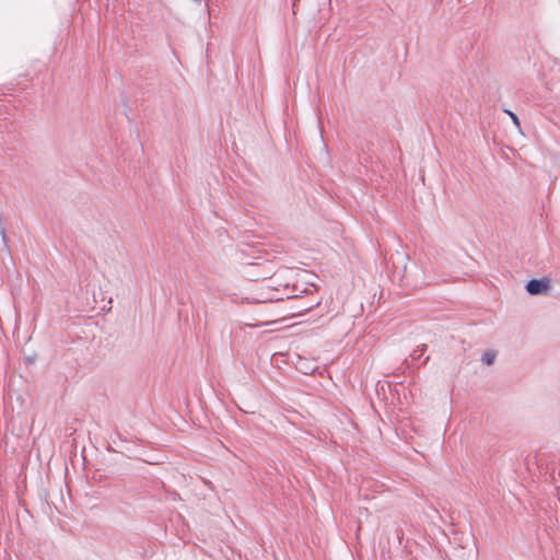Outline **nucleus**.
I'll return each instance as SVG.
<instances>
[{
    "label": "nucleus",
    "mask_w": 560,
    "mask_h": 560,
    "mask_svg": "<svg viewBox=\"0 0 560 560\" xmlns=\"http://www.w3.org/2000/svg\"><path fill=\"white\" fill-rule=\"evenodd\" d=\"M549 289V280L533 279L526 284V290L530 295H537L547 292Z\"/></svg>",
    "instance_id": "f257e3e1"
},
{
    "label": "nucleus",
    "mask_w": 560,
    "mask_h": 560,
    "mask_svg": "<svg viewBox=\"0 0 560 560\" xmlns=\"http://www.w3.org/2000/svg\"><path fill=\"white\" fill-rule=\"evenodd\" d=\"M273 291H277V289H271L269 292L267 293H260L258 294L257 296H254V298H246V300L250 303H267V302H273V301H281L282 298L281 296H277L276 294H273L272 292Z\"/></svg>",
    "instance_id": "f03ea898"
},
{
    "label": "nucleus",
    "mask_w": 560,
    "mask_h": 560,
    "mask_svg": "<svg viewBox=\"0 0 560 560\" xmlns=\"http://www.w3.org/2000/svg\"><path fill=\"white\" fill-rule=\"evenodd\" d=\"M494 360H495V353L493 351H486L481 357V361L486 365H491L494 362Z\"/></svg>",
    "instance_id": "7ed1b4c3"
},
{
    "label": "nucleus",
    "mask_w": 560,
    "mask_h": 560,
    "mask_svg": "<svg viewBox=\"0 0 560 560\" xmlns=\"http://www.w3.org/2000/svg\"><path fill=\"white\" fill-rule=\"evenodd\" d=\"M77 464H80L83 468H85L88 464V457H71V465L75 466Z\"/></svg>",
    "instance_id": "20e7f679"
},
{
    "label": "nucleus",
    "mask_w": 560,
    "mask_h": 560,
    "mask_svg": "<svg viewBox=\"0 0 560 560\" xmlns=\"http://www.w3.org/2000/svg\"><path fill=\"white\" fill-rule=\"evenodd\" d=\"M505 113L511 117L513 124L518 129V131H521V122H520L518 117L513 112H511L509 109H506Z\"/></svg>",
    "instance_id": "39448f33"
}]
</instances>
